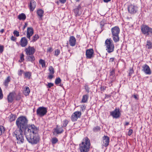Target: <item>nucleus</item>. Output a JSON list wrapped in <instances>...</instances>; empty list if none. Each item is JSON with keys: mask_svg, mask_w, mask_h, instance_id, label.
I'll use <instances>...</instances> for the list:
<instances>
[{"mask_svg": "<svg viewBox=\"0 0 152 152\" xmlns=\"http://www.w3.org/2000/svg\"><path fill=\"white\" fill-rule=\"evenodd\" d=\"M133 133V130L132 129H130L127 132V134L129 136H130Z\"/></svg>", "mask_w": 152, "mask_h": 152, "instance_id": "obj_45", "label": "nucleus"}, {"mask_svg": "<svg viewBox=\"0 0 152 152\" xmlns=\"http://www.w3.org/2000/svg\"><path fill=\"white\" fill-rule=\"evenodd\" d=\"M34 34V30L32 27H28L27 29L26 37L29 40L30 39L31 37Z\"/></svg>", "mask_w": 152, "mask_h": 152, "instance_id": "obj_16", "label": "nucleus"}, {"mask_svg": "<svg viewBox=\"0 0 152 152\" xmlns=\"http://www.w3.org/2000/svg\"><path fill=\"white\" fill-rule=\"evenodd\" d=\"M90 146V140L87 137H86L85 140L79 144V150L80 152H88Z\"/></svg>", "mask_w": 152, "mask_h": 152, "instance_id": "obj_2", "label": "nucleus"}, {"mask_svg": "<svg viewBox=\"0 0 152 152\" xmlns=\"http://www.w3.org/2000/svg\"><path fill=\"white\" fill-rule=\"evenodd\" d=\"M10 39L13 41H15L16 40V38L12 36L11 37Z\"/></svg>", "mask_w": 152, "mask_h": 152, "instance_id": "obj_49", "label": "nucleus"}, {"mask_svg": "<svg viewBox=\"0 0 152 152\" xmlns=\"http://www.w3.org/2000/svg\"><path fill=\"white\" fill-rule=\"evenodd\" d=\"M116 79V77L115 76H109L108 78L109 84L110 86L112 85V83L114 82Z\"/></svg>", "mask_w": 152, "mask_h": 152, "instance_id": "obj_25", "label": "nucleus"}, {"mask_svg": "<svg viewBox=\"0 0 152 152\" xmlns=\"http://www.w3.org/2000/svg\"><path fill=\"white\" fill-rule=\"evenodd\" d=\"M77 1H80V0H75Z\"/></svg>", "mask_w": 152, "mask_h": 152, "instance_id": "obj_60", "label": "nucleus"}, {"mask_svg": "<svg viewBox=\"0 0 152 152\" xmlns=\"http://www.w3.org/2000/svg\"><path fill=\"white\" fill-rule=\"evenodd\" d=\"M49 75L48 76V78L49 79H51L54 76L53 74L54 73V69L53 67L50 66L49 68Z\"/></svg>", "mask_w": 152, "mask_h": 152, "instance_id": "obj_17", "label": "nucleus"}, {"mask_svg": "<svg viewBox=\"0 0 152 152\" xmlns=\"http://www.w3.org/2000/svg\"><path fill=\"white\" fill-rule=\"evenodd\" d=\"M39 38V37L37 34H35L32 38V40L31 42H34L37 41Z\"/></svg>", "mask_w": 152, "mask_h": 152, "instance_id": "obj_33", "label": "nucleus"}, {"mask_svg": "<svg viewBox=\"0 0 152 152\" xmlns=\"http://www.w3.org/2000/svg\"><path fill=\"white\" fill-rule=\"evenodd\" d=\"M5 129L2 126H0V135H1L2 133H3L5 131Z\"/></svg>", "mask_w": 152, "mask_h": 152, "instance_id": "obj_39", "label": "nucleus"}, {"mask_svg": "<svg viewBox=\"0 0 152 152\" xmlns=\"http://www.w3.org/2000/svg\"><path fill=\"white\" fill-rule=\"evenodd\" d=\"M24 55L23 54H22L20 55V58L21 61H20V62H21L22 61H23L24 60Z\"/></svg>", "mask_w": 152, "mask_h": 152, "instance_id": "obj_47", "label": "nucleus"}, {"mask_svg": "<svg viewBox=\"0 0 152 152\" xmlns=\"http://www.w3.org/2000/svg\"><path fill=\"white\" fill-rule=\"evenodd\" d=\"M129 12L131 14H134L136 12L137 10V7L133 5H131L128 7Z\"/></svg>", "mask_w": 152, "mask_h": 152, "instance_id": "obj_14", "label": "nucleus"}, {"mask_svg": "<svg viewBox=\"0 0 152 152\" xmlns=\"http://www.w3.org/2000/svg\"><path fill=\"white\" fill-rule=\"evenodd\" d=\"M24 78H27L28 79H30L31 78L32 73L30 72H24Z\"/></svg>", "mask_w": 152, "mask_h": 152, "instance_id": "obj_26", "label": "nucleus"}, {"mask_svg": "<svg viewBox=\"0 0 152 152\" xmlns=\"http://www.w3.org/2000/svg\"><path fill=\"white\" fill-rule=\"evenodd\" d=\"M28 24L27 23H25V24L24 26H23V30H24L25 29V28H26V27L27 26Z\"/></svg>", "mask_w": 152, "mask_h": 152, "instance_id": "obj_52", "label": "nucleus"}, {"mask_svg": "<svg viewBox=\"0 0 152 152\" xmlns=\"http://www.w3.org/2000/svg\"><path fill=\"white\" fill-rule=\"evenodd\" d=\"M68 123V121L66 119L64 120L62 123V127H65L66 126L67 124Z\"/></svg>", "mask_w": 152, "mask_h": 152, "instance_id": "obj_37", "label": "nucleus"}, {"mask_svg": "<svg viewBox=\"0 0 152 152\" xmlns=\"http://www.w3.org/2000/svg\"><path fill=\"white\" fill-rule=\"evenodd\" d=\"M16 93L15 91L10 93L7 96V100L9 103L12 102L14 99Z\"/></svg>", "mask_w": 152, "mask_h": 152, "instance_id": "obj_15", "label": "nucleus"}, {"mask_svg": "<svg viewBox=\"0 0 152 152\" xmlns=\"http://www.w3.org/2000/svg\"><path fill=\"white\" fill-rule=\"evenodd\" d=\"M27 55H33L35 52V49L33 47L29 46L25 50Z\"/></svg>", "mask_w": 152, "mask_h": 152, "instance_id": "obj_11", "label": "nucleus"}, {"mask_svg": "<svg viewBox=\"0 0 152 152\" xmlns=\"http://www.w3.org/2000/svg\"><path fill=\"white\" fill-rule=\"evenodd\" d=\"M44 12V11L42 9L38 10L37 12L38 15L39 17V18H42L43 17Z\"/></svg>", "mask_w": 152, "mask_h": 152, "instance_id": "obj_28", "label": "nucleus"}, {"mask_svg": "<svg viewBox=\"0 0 152 152\" xmlns=\"http://www.w3.org/2000/svg\"><path fill=\"white\" fill-rule=\"evenodd\" d=\"M105 44L106 50L108 53H110L114 51V46L113 42L110 38L106 40Z\"/></svg>", "mask_w": 152, "mask_h": 152, "instance_id": "obj_4", "label": "nucleus"}, {"mask_svg": "<svg viewBox=\"0 0 152 152\" xmlns=\"http://www.w3.org/2000/svg\"><path fill=\"white\" fill-rule=\"evenodd\" d=\"M4 31V29H2L0 31V32L1 33H2Z\"/></svg>", "mask_w": 152, "mask_h": 152, "instance_id": "obj_58", "label": "nucleus"}, {"mask_svg": "<svg viewBox=\"0 0 152 152\" xmlns=\"http://www.w3.org/2000/svg\"><path fill=\"white\" fill-rule=\"evenodd\" d=\"M146 46L148 49L152 48V43L150 40H148L146 42Z\"/></svg>", "mask_w": 152, "mask_h": 152, "instance_id": "obj_31", "label": "nucleus"}, {"mask_svg": "<svg viewBox=\"0 0 152 152\" xmlns=\"http://www.w3.org/2000/svg\"><path fill=\"white\" fill-rule=\"evenodd\" d=\"M39 63L41 64L42 67H45V61L42 59H40L39 61Z\"/></svg>", "mask_w": 152, "mask_h": 152, "instance_id": "obj_34", "label": "nucleus"}, {"mask_svg": "<svg viewBox=\"0 0 152 152\" xmlns=\"http://www.w3.org/2000/svg\"><path fill=\"white\" fill-rule=\"evenodd\" d=\"M3 97V95L2 91L1 88L0 87V100L2 99Z\"/></svg>", "mask_w": 152, "mask_h": 152, "instance_id": "obj_43", "label": "nucleus"}, {"mask_svg": "<svg viewBox=\"0 0 152 152\" xmlns=\"http://www.w3.org/2000/svg\"><path fill=\"white\" fill-rule=\"evenodd\" d=\"M142 71L146 74L150 75L151 74V72L149 66L145 64L142 66Z\"/></svg>", "mask_w": 152, "mask_h": 152, "instance_id": "obj_13", "label": "nucleus"}, {"mask_svg": "<svg viewBox=\"0 0 152 152\" xmlns=\"http://www.w3.org/2000/svg\"><path fill=\"white\" fill-rule=\"evenodd\" d=\"M141 30L142 33L146 36L152 35V28L146 25H142L141 26Z\"/></svg>", "mask_w": 152, "mask_h": 152, "instance_id": "obj_6", "label": "nucleus"}, {"mask_svg": "<svg viewBox=\"0 0 152 152\" xmlns=\"http://www.w3.org/2000/svg\"><path fill=\"white\" fill-rule=\"evenodd\" d=\"M60 53V50L58 49L56 50L55 51V55L58 56Z\"/></svg>", "mask_w": 152, "mask_h": 152, "instance_id": "obj_44", "label": "nucleus"}, {"mask_svg": "<svg viewBox=\"0 0 152 152\" xmlns=\"http://www.w3.org/2000/svg\"><path fill=\"white\" fill-rule=\"evenodd\" d=\"M58 140L56 137H54L52 139L51 142L53 144H55L58 141Z\"/></svg>", "mask_w": 152, "mask_h": 152, "instance_id": "obj_38", "label": "nucleus"}, {"mask_svg": "<svg viewBox=\"0 0 152 152\" xmlns=\"http://www.w3.org/2000/svg\"><path fill=\"white\" fill-rule=\"evenodd\" d=\"M9 118L10 121L12 122L15 120L16 116L15 115L11 114L9 116Z\"/></svg>", "mask_w": 152, "mask_h": 152, "instance_id": "obj_32", "label": "nucleus"}, {"mask_svg": "<svg viewBox=\"0 0 152 152\" xmlns=\"http://www.w3.org/2000/svg\"><path fill=\"white\" fill-rule=\"evenodd\" d=\"M110 115L113 118H118L121 115L119 109L115 108L114 111L110 113Z\"/></svg>", "mask_w": 152, "mask_h": 152, "instance_id": "obj_8", "label": "nucleus"}, {"mask_svg": "<svg viewBox=\"0 0 152 152\" xmlns=\"http://www.w3.org/2000/svg\"><path fill=\"white\" fill-rule=\"evenodd\" d=\"M46 86L48 88H50L51 87L53 86L54 84L51 83H48L46 85Z\"/></svg>", "mask_w": 152, "mask_h": 152, "instance_id": "obj_41", "label": "nucleus"}, {"mask_svg": "<svg viewBox=\"0 0 152 152\" xmlns=\"http://www.w3.org/2000/svg\"><path fill=\"white\" fill-rule=\"evenodd\" d=\"M85 89L88 92H89V89L87 86H85Z\"/></svg>", "mask_w": 152, "mask_h": 152, "instance_id": "obj_54", "label": "nucleus"}, {"mask_svg": "<svg viewBox=\"0 0 152 152\" xmlns=\"http://www.w3.org/2000/svg\"><path fill=\"white\" fill-rule=\"evenodd\" d=\"M66 0H59L61 4H64L66 2Z\"/></svg>", "mask_w": 152, "mask_h": 152, "instance_id": "obj_53", "label": "nucleus"}, {"mask_svg": "<svg viewBox=\"0 0 152 152\" xmlns=\"http://www.w3.org/2000/svg\"><path fill=\"white\" fill-rule=\"evenodd\" d=\"M11 78L9 76L7 77L6 79L5 80L4 82V84L6 87H7L9 83L10 82Z\"/></svg>", "mask_w": 152, "mask_h": 152, "instance_id": "obj_29", "label": "nucleus"}, {"mask_svg": "<svg viewBox=\"0 0 152 152\" xmlns=\"http://www.w3.org/2000/svg\"><path fill=\"white\" fill-rule=\"evenodd\" d=\"M62 127H58L57 125L56 127L54 129V131L53 132V134H59L62 133L64 132V130Z\"/></svg>", "mask_w": 152, "mask_h": 152, "instance_id": "obj_18", "label": "nucleus"}, {"mask_svg": "<svg viewBox=\"0 0 152 152\" xmlns=\"http://www.w3.org/2000/svg\"><path fill=\"white\" fill-rule=\"evenodd\" d=\"M13 34L14 35L16 36V37H19L20 35L19 32L16 30H15L13 32Z\"/></svg>", "mask_w": 152, "mask_h": 152, "instance_id": "obj_42", "label": "nucleus"}, {"mask_svg": "<svg viewBox=\"0 0 152 152\" xmlns=\"http://www.w3.org/2000/svg\"><path fill=\"white\" fill-rule=\"evenodd\" d=\"M111 34L113 40L115 42L119 41V34L120 33V29L118 26H115L111 29Z\"/></svg>", "mask_w": 152, "mask_h": 152, "instance_id": "obj_3", "label": "nucleus"}, {"mask_svg": "<svg viewBox=\"0 0 152 152\" xmlns=\"http://www.w3.org/2000/svg\"><path fill=\"white\" fill-rule=\"evenodd\" d=\"M3 46L0 45V53H2L4 50Z\"/></svg>", "mask_w": 152, "mask_h": 152, "instance_id": "obj_48", "label": "nucleus"}, {"mask_svg": "<svg viewBox=\"0 0 152 152\" xmlns=\"http://www.w3.org/2000/svg\"><path fill=\"white\" fill-rule=\"evenodd\" d=\"M129 124V123L128 122H126L124 124V126H127Z\"/></svg>", "mask_w": 152, "mask_h": 152, "instance_id": "obj_59", "label": "nucleus"}, {"mask_svg": "<svg viewBox=\"0 0 152 152\" xmlns=\"http://www.w3.org/2000/svg\"><path fill=\"white\" fill-rule=\"evenodd\" d=\"M69 42L71 46H75L76 43V40L75 37L73 36H71L69 37Z\"/></svg>", "mask_w": 152, "mask_h": 152, "instance_id": "obj_19", "label": "nucleus"}, {"mask_svg": "<svg viewBox=\"0 0 152 152\" xmlns=\"http://www.w3.org/2000/svg\"><path fill=\"white\" fill-rule=\"evenodd\" d=\"M86 53L87 58L90 59L93 57L94 52L93 49H90L86 50Z\"/></svg>", "mask_w": 152, "mask_h": 152, "instance_id": "obj_12", "label": "nucleus"}, {"mask_svg": "<svg viewBox=\"0 0 152 152\" xmlns=\"http://www.w3.org/2000/svg\"><path fill=\"white\" fill-rule=\"evenodd\" d=\"M18 18L20 20H24L26 19V16L24 13H22L19 15Z\"/></svg>", "mask_w": 152, "mask_h": 152, "instance_id": "obj_27", "label": "nucleus"}, {"mask_svg": "<svg viewBox=\"0 0 152 152\" xmlns=\"http://www.w3.org/2000/svg\"><path fill=\"white\" fill-rule=\"evenodd\" d=\"M48 108L44 107H39L37 110V114L40 117L44 116L47 112Z\"/></svg>", "mask_w": 152, "mask_h": 152, "instance_id": "obj_7", "label": "nucleus"}, {"mask_svg": "<svg viewBox=\"0 0 152 152\" xmlns=\"http://www.w3.org/2000/svg\"><path fill=\"white\" fill-rule=\"evenodd\" d=\"M28 121L27 118L21 116L18 118L16 121V124L20 130H23L24 135L27 141L31 145H35L40 140L38 134L39 128L34 124H28Z\"/></svg>", "mask_w": 152, "mask_h": 152, "instance_id": "obj_1", "label": "nucleus"}, {"mask_svg": "<svg viewBox=\"0 0 152 152\" xmlns=\"http://www.w3.org/2000/svg\"><path fill=\"white\" fill-rule=\"evenodd\" d=\"M36 6V3L34 0H32L30 1L29 7L31 11H33L35 8Z\"/></svg>", "mask_w": 152, "mask_h": 152, "instance_id": "obj_22", "label": "nucleus"}, {"mask_svg": "<svg viewBox=\"0 0 152 152\" xmlns=\"http://www.w3.org/2000/svg\"><path fill=\"white\" fill-rule=\"evenodd\" d=\"M81 115L80 111H76L73 113L71 116V120L73 121H76L78 118H80Z\"/></svg>", "mask_w": 152, "mask_h": 152, "instance_id": "obj_10", "label": "nucleus"}, {"mask_svg": "<svg viewBox=\"0 0 152 152\" xmlns=\"http://www.w3.org/2000/svg\"><path fill=\"white\" fill-rule=\"evenodd\" d=\"M61 80L60 77L56 78L55 80V83L56 85H58L61 82Z\"/></svg>", "mask_w": 152, "mask_h": 152, "instance_id": "obj_35", "label": "nucleus"}, {"mask_svg": "<svg viewBox=\"0 0 152 152\" xmlns=\"http://www.w3.org/2000/svg\"><path fill=\"white\" fill-rule=\"evenodd\" d=\"M103 145L107 147L109 145L110 138L109 137L107 136H104L103 137Z\"/></svg>", "mask_w": 152, "mask_h": 152, "instance_id": "obj_20", "label": "nucleus"}, {"mask_svg": "<svg viewBox=\"0 0 152 152\" xmlns=\"http://www.w3.org/2000/svg\"><path fill=\"white\" fill-rule=\"evenodd\" d=\"M88 95H85L83 96L82 102L83 103H86L88 99Z\"/></svg>", "mask_w": 152, "mask_h": 152, "instance_id": "obj_30", "label": "nucleus"}, {"mask_svg": "<svg viewBox=\"0 0 152 152\" xmlns=\"http://www.w3.org/2000/svg\"><path fill=\"white\" fill-rule=\"evenodd\" d=\"M134 72V71L132 69H130L129 71V75L131 76Z\"/></svg>", "mask_w": 152, "mask_h": 152, "instance_id": "obj_51", "label": "nucleus"}, {"mask_svg": "<svg viewBox=\"0 0 152 152\" xmlns=\"http://www.w3.org/2000/svg\"><path fill=\"white\" fill-rule=\"evenodd\" d=\"M133 97L136 99L138 100L139 99L138 95L134 94L133 95Z\"/></svg>", "mask_w": 152, "mask_h": 152, "instance_id": "obj_50", "label": "nucleus"}, {"mask_svg": "<svg viewBox=\"0 0 152 152\" xmlns=\"http://www.w3.org/2000/svg\"><path fill=\"white\" fill-rule=\"evenodd\" d=\"M111 0H103L104 1V2L107 3L109 1H110Z\"/></svg>", "mask_w": 152, "mask_h": 152, "instance_id": "obj_57", "label": "nucleus"}, {"mask_svg": "<svg viewBox=\"0 0 152 152\" xmlns=\"http://www.w3.org/2000/svg\"><path fill=\"white\" fill-rule=\"evenodd\" d=\"M23 71L22 70H20L18 71V75L20 76H21L23 73Z\"/></svg>", "mask_w": 152, "mask_h": 152, "instance_id": "obj_46", "label": "nucleus"}, {"mask_svg": "<svg viewBox=\"0 0 152 152\" xmlns=\"http://www.w3.org/2000/svg\"><path fill=\"white\" fill-rule=\"evenodd\" d=\"M23 130H16L13 132V134L14 136L15 135L17 141V143L21 144L23 143L24 141L23 134L22 133Z\"/></svg>", "mask_w": 152, "mask_h": 152, "instance_id": "obj_5", "label": "nucleus"}, {"mask_svg": "<svg viewBox=\"0 0 152 152\" xmlns=\"http://www.w3.org/2000/svg\"><path fill=\"white\" fill-rule=\"evenodd\" d=\"M30 93V90L28 86H25L23 91V93L24 95L26 96H28L29 95Z\"/></svg>", "mask_w": 152, "mask_h": 152, "instance_id": "obj_24", "label": "nucleus"}, {"mask_svg": "<svg viewBox=\"0 0 152 152\" xmlns=\"http://www.w3.org/2000/svg\"><path fill=\"white\" fill-rule=\"evenodd\" d=\"M52 51V49L51 48H50L48 49V51L51 52Z\"/></svg>", "mask_w": 152, "mask_h": 152, "instance_id": "obj_56", "label": "nucleus"}, {"mask_svg": "<svg viewBox=\"0 0 152 152\" xmlns=\"http://www.w3.org/2000/svg\"><path fill=\"white\" fill-rule=\"evenodd\" d=\"M115 71L114 69L112 70L110 72L109 76H115Z\"/></svg>", "mask_w": 152, "mask_h": 152, "instance_id": "obj_40", "label": "nucleus"}, {"mask_svg": "<svg viewBox=\"0 0 152 152\" xmlns=\"http://www.w3.org/2000/svg\"><path fill=\"white\" fill-rule=\"evenodd\" d=\"M28 44V41L25 37H22L20 41V45L23 47L26 46Z\"/></svg>", "mask_w": 152, "mask_h": 152, "instance_id": "obj_21", "label": "nucleus"}, {"mask_svg": "<svg viewBox=\"0 0 152 152\" xmlns=\"http://www.w3.org/2000/svg\"><path fill=\"white\" fill-rule=\"evenodd\" d=\"M114 60V58H110V61L113 62Z\"/></svg>", "mask_w": 152, "mask_h": 152, "instance_id": "obj_55", "label": "nucleus"}, {"mask_svg": "<svg viewBox=\"0 0 152 152\" xmlns=\"http://www.w3.org/2000/svg\"><path fill=\"white\" fill-rule=\"evenodd\" d=\"M100 130V127L99 126H96L94 127L93 129V131L95 132H97L99 131Z\"/></svg>", "mask_w": 152, "mask_h": 152, "instance_id": "obj_36", "label": "nucleus"}, {"mask_svg": "<svg viewBox=\"0 0 152 152\" xmlns=\"http://www.w3.org/2000/svg\"><path fill=\"white\" fill-rule=\"evenodd\" d=\"M83 11L81 4L76 7L74 10V11L76 16H80L82 13Z\"/></svg>", "mask_w": 152, "mask_h": 152, "instance_id": "obj_9", "label": "nucleus"}, {"mask_svg": "<svg viewBox=\"0 0 152 152\" xmlns=\"http://www.w3.org/2000/svg\"><path fill=\"white\" fill-rule=\"evenodd\" d=\"M35 60V57L33 55H27L26 60L27 61H30L32 63H34Z\"/></svg>", "mask_w": 152, "mask_h": 152, "instance_id": "obj_23", "label": "nucleus"}]
</instances>
